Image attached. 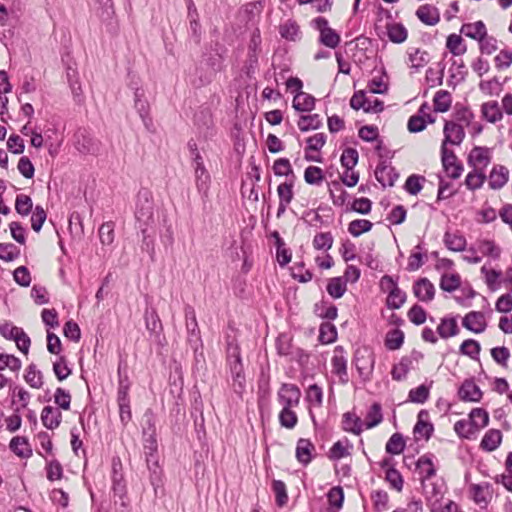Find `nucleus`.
<instances>
[{
  "label": "nucleus",
  "mask_w": 512,
  "mask_h": 512,
  "mask_svg": "<svg viewBox=\"0 0 512 512\" xmlns=\"http://www.w3.org/2000/svg\"><path fill=\"white\" fill-rule=\"evenodd\" d=\"M482 274L485 275V283L491 292H496L501 288L503 277L502 272L494 269L482 267Z\"/></svg>",
  "instance_id": "cd10ccee"
},
{
  "label": "nucleus",
  "mask_w": 512,
  "mask_h": 512,
  "mask_svg": "<svg viewBox=\"0 0 512 512\" xmlns=\"http://www.w3.org/2000/svg\"><path fill=\"white\" fill-rule=\"evenodd\" d=\"M459 397L464 401L480 400V388L473 379H466L458 390Z\"/></svg>",
  "instance_id": "aec40b11"
},
{
  "label": "nucleus",
  "mask_w": 512,
  "mask_h": 512,
  "mask_svg": "<svg viewBox=\"0 0 512 512\" xmlns=\"http://www.w3.org/2000/svg\"><path fill=\"white\" fill-rule=\"evenodd\" d=\"M444 140L442 145H459L464 138V130L461 125L447 121L444 126Z\"/></svg>",
  "instance_id": "dca6fc26"
},
{
  "label": "nucleus",
  "mask_w": 512,
  "mask_h": 512,
  "mask_svg": "<svg viewBox=\"0 0 512 512\" xmlns=\"http://www.w3.org/2000/svg\"><path fill=\"white\" fill-rule=\"evenodd\" d=\"M277 398L283 407L294 408L299 405L301 391L295 384L284 383L278 391Z\"/></svg>",
  "instance_id": "1a4fd4ad"
},
{
  "label": "nucleus",
  "mask_w": 512,
  "mask_h": 512,
  "mask_svg": "<svg viewBox=\"0 0 512 512\" xmlns=\"http://www.w3.org/2000/svg\"><path fill=\"white\" fill-rule=\"evenodd\" d=\"M53 372L59 381H63L69 377L72 370L67 365V360L64 356H59L53 362Z\"/></svg>",
  "instance_id": "c03bdc74"
},
{
  "label": "nucleus",
  "mask_w": 512,
  "mask_h": 512,
  "mask_svg": "<svg viewBox=\"0 0 512 512\" xmlns=\"http://www.w3.org/2000/svg\"><path fill=\"white\" fill-rule=\"evenodd\" d=\"M446 47L453 55H461L466 51L462 37L457 34H451L448 36Z\"/></svg>",
  "instance_id": "5fc2aeb1"
},
{
  "label": "nucleus",
  "mask_w": 512,
  "mask_h": 512,
  "mask_svg": "<svg viewBox=\"0 0 512 512\" xmlns=\"http://www.w3.org/2000/svg\"><path fill=\"white\" fill-rule=\"evenodd\" d=\"M418 19L429 26H434L440 21V15L438 10L428 4L420 6L416 11Z\"/></svg>",
  "instance_id": "4be33fe9"
},
{
  "label": "nucleus",
  "mask_w": 512,
  "mask_h": 512,
  "mask_svg": "<svg viewBox=\"0 0 512 512\" xmlns=\"http://www.w3.org/2000/svg\"><path fill=\"white\" fill-rule=\"evenodd\" d=\"M348 447H352V445L347 439L345 441L335 442L329 450V458L331 460H339L348 456L350 454Z\"/></svg>",
  "instance_id": "37998d69"
},
{
  "label": "nucleus",
  "mask_w": 512,
  "mask_h": 512,
  "mask_svg": "<svg viewBox=\"0 0 512 512\" xmlns=\"http://www.w3.org/2000/svg\"><path fill=\"white\" fill-rule=\"evenodd\" d=\"M304 179L308 184L319 185L323 179V171L317 166H309L305 169Z\"/></svg>",
  "instance_id": "4d7b16f0"
},
{
  "label": "nucleus",
  "mask_w": 512,
  "mask_h": 512,
  "mask_svg": "<svg viewBox=\"0 0 512 512\" xmlns=\"http://www.w3.org/2000/svg\"><path fill=\"white\" fill-rule=\"evenodd\" d=\"M482 116L495 123L502 119V111L496 101H490L482 104Z\"/></svg>",
  "instance_id": "2f4dec72"
},
{
  "label": "nucleus",
  "mask_w": 512,
  "mask_h": 512,
  "mask_svg": "<svg viewBox=\"0 0 512 512\" xmlns=\"http://www.w3.org/2000/svg\"><path fill=\"white\" fill-rule=\"evenodd\" d=\"M315 98L305 92H298L293 99V108L300 112H308L314 109Z\"/></svg>",
  "instance_id": "393cba45"
},
{
  "label": "nucleus",
  "mask_w": 512,
  "mask_h": 512,
  "mask_svg": "<svg viewBox=\"0 0 512 512\" xmlns=\"http://www.w3.org/2000/svg\"><path fill=\"white\" fill-rule=\"evenodd\" d=\"M10 449L19 457L28 458L32 455V449L25 437H14L10 441Z\"/></svg>",
  "instance_id": "bb28decb"
},
{
  "label": "nucleus",
  "mask_w": 512,
  "mask_h": 512,
  "mask_svg": "<svg viewBox=\"0 0 512 512\" xmlns=\"http://www.w3.org/2000/svg\"><path fill=\"white\" fill-rule=\"evenodd\" d=\"M328 294L334 298H341L346 292V283L340 277L331 278L327 284Z\"/></svg>",
  "instance_id": "58836bf2"
},
{
  "label": "nucleus",
  "mask_w": 512,
  "mask_h": 512,
  "mask_svg": "<svg viewBox=\"0 0 512 512\" xmlns=\"http://www.w3.org/2000/svg\"><path fill=\"white\" fill-rule=\"evenodd\" d=\"M358 152L354 148H346L341 155L340 161L345 169H353L358 163Z\"/></svg>",
  "instance_id": "052dcab7"
},
{
  "label": "nucleus",
  "mask_w": 512,
  "mask_h": 512,
  "mask_svg": "<svg viewBox=\"0 0 512 512\" xmlns=\"http://www.w3.org/2000/svg\"><path fill=\"white\" fill-rule=\"evenodd\" d=\"M315 451L314 444L305 438H300L296 445V459L303 465H308L312 461V454Z\"/></svg>",
  "instance_id": "a211bd4d"
},
{
  "label": "nucleus",
  "mask_w": 512,
  "mask_h": 512,
  "mask_svg": "<svg viewBox=\"0 0 512 512\" xmlns=\"http://www.w3.org/2000/svg\"><path fill=\"white\" fill-rule=\"evenodd\" d=\"M412 291L414 296L421 302L428 303L434 299L435 287L427 278H420L414 282Z\"/></svg>",
  "instance_id": "f8f14e48"
},
{
  "label": "nucleus",
  "mask_w": 512,
  "mask_h": 512,
  "mask_svg": "<svg viewBox=\"0 0 512 512\" xmlns=\"http://www.w3.org/2000/svg\"><path fill=\"white\" fill-rule=\"evenodd\" d=\"M135 217L139 227H148L153 223V203L148 192H140L137 197Z\"/></svg>",
  "instance_id": "423d86ee"
},
{
  "label": "nucleus",
  "mask_w": 512,
  "mask_h": 512,
  "mask_svg": "<svg viewBox=\"0 0 512 512\" xmlns=\"http://www.w3.org/2000/svg\"><path fill=\"white\" fill-rule=\"evenodd\" d=\"M322 124V120L318 114L301 116L298 121V127L301 131L318 129Z\"/></svg>",
  "instance_id": "ea45409f"
},
{
  "label": "nucleus",
  "mask_w": 512,
  "mask_h": 512,
  "mask_svg": "<svg viewBox=\"0 0 512 512\" xmlns=\"http://www.w3.org/2000/svg\"><path fill=\"white\" fill-rule=\"evenodd\" d=\"M272 490L276 496V502L279 506H283L288 501L286 485L281 480H274L272 483Z\"/></svg>",
  "instance_id": "69168bd1"
},
{
  "label": "nucleus",
  "mask_w": 512,
  "mask_h": 512,
  "mask_svg": "<svg viewBox=\"0 0 512 512\" xmlns=\"http://www.w3.org/2000/svg\"><path fill=\"white\" fill-rule=\"evenodd\" d=\"M47 218V214L43 207L37 205L33 210L31 217V227L35 232H39Z\"/></svg>",
  "instance_id": "774afa93"
},
{
  "label": "nucleus",
  "mask_w": 512,
  "mask_h": 512,
  "mask_svg": "<svg viewBox=\"0 0 512 512\" xmlns=\"http://www.w3.org/2000/svg\"><path fill=\"white\" fill-rule=\"evenodd\" d=\"M332 372L338 376L340 383L347 384L349 376L347 371V359L343 347L337 346L331 358Z\"/></svg>",
  "instance_id": "9d476101"
},
{
  "label": "nucleus",
  "mask_w": 512,
  "mask_h": 512,
  "mask_svg": "<svg viewBox=\"0 0 512 512\" xmlns=\"http://www.w3.org/2000/svg\"><path fill=\"white\" fill-rule=\"evenodd\" d=\"M408 319L415 325L423 324L427 319L426 311L418 304L413 305L408 313Z\"/></svg>",
  "instance_id": "338daca9"
},
{
  "label": "nucleus",
  "mask_w": 512,
  "mask_h": 512,
  "mask_svg": "<svg viewBox=\"0 0 512 512\" xmlns=\"http://www.w3.org/2000/svg\"><path fill=\"white\" fill-rule=\"evenodd\" d=\"M313 27L319 32V42L331 49L336 48L340 41V35L329 26L328 20L324 17H316L312 20Z\"/></svg>",
  "instance_id": "20e7f679"
},
{
  "label": "nucleus",
  "mask_w": 512,
  "mask_h": 512,
  "mask_svg": "<svg viewBox=\"0 0 512 512\" xmlns=\"http://www.w3.org/2000/svg\"><path fill=\"white\" fill-rule=\"evenodd\" d=\"M502 442V432L498 429H490L482 437V449L494 451Z\"/></svg>",
  "instance_id": "c85d7f7f"
},
{
  "label": "nucleus",
  "mask_w": 512,
  "mask_h": 512,
  "mask_svg": "<svg viewBox=\"0 0 512 512\" xmlns=\"http://www.w3.org/2000/svg\"><path fill=\"white\" fill-rule=\"evenodd\" d=\"M372 226L373 224L369 220L356 219L349 223L348 231L352 236L358 237L361 234L370 231Z\"/></svg>",
  "instance_id": "a18cd8bd"
},
{
  "label": "nucleus",
  "mask_w": 512,
  "mask_h": 512,
  "mask_svg": "<svg viewBox=\"0 0 512 512\" xmlns=\"http://www.w3.org/2000/svg\"><path fill=\"white\" fill-rule=\"evenodd\" d=\"M334 242V238L330 232L318 233L314 236L313 247L316 250H329Z\"/></svg>",
  "instance_id": "09e8293b"
},
{
  "label": "nucleus",
  "mask_w": 512,
  "mask_h": 512,
  "mask_svg": "<svg viewBox=\"0 0 512 512\" xmlns=\"http://www.w3.org/2000/svg\"><path fill=\"white\" fill-rule=\"evenodd\" d=\"M417 468L425 478L432 477L436 472L432 463V459L427 455H423L417 460Z\"/></svg>",
  "instance_id": "680f3d73"
},
{
  "label": "nucleus",
  "mask_w": 512,
  "mask_h": 512,
  "mask_svg": "<svg viewBox=\"0 0 512 512\" xmlns=\"http://www.w3.org/2000/svg\"><path fill=\"white\" fill-rule=\"evenodd\" d=\"M437 332L442 338H449L457 334L458 325L455 318H443L437 327Z\"/></svg>",
  "instance_id": "f704fd0d"
},
{
  "label": "nucleus",
  "mask_w": 512,
  "mask_h": 512,
  "mask_svg": "<svg viewBox=\"0 0 512 512\" xmlns=\"http://www.w3.org/2000/svg\"><path fill=\"white\" fill-rule=\"evenodd\" d=\"M386 34L391 42L400 44L406 41L408 31L401 23L389 22L386 25Z\"/></svg>",
  "instance_id": "5701e85b"
},
{
  "label": "nucleus",
  "mask_w": 512,
  "mask_h": 512,
  "mask_svg": "<svg viewBox=\"0 0 512 512\" xmlns=\"http://www.w3.org/2000/svg\"><path fill=\"white\" fill-rule=\"evenodd\" d=\"M375 177L383 187H392L399 175L394 167L382 161L375 169Z\"/></svg>",
  "instance_id": "ddd939ff"
},
{
  "label": "nucleus",
  "mask_w": 512,
  "mask_h": 512,
  "mask_svg": "<svg viewBox=\"0 0 512 512\" xmlns=\"http://www.w3.org/2000/svg\"><path fill=\"white\" fill-rule=\"evenodd\" d=\"M354 364L359 376L364 380H370L373 372L375 357L367 348L357 349L354 355Z\"/></svg>",
  "instance_id": "39448f33"
},
{
  "label": "nucleus",
  "mask_w": 512,
  "mask_h": 512,
  "mask_svg": "<svg viewBox=\"0 0 512 512\" xmlns=\"http://www.w3.org/2000/svg\"><path fill=\"white\" fill-rule=\"evenodd\" d=\"M404 342V333L400 329H393L386 334L385 346L389 350H398Z\"/></svg>",
  "instance_id": "4c0bfd02"
},
{
  "label": "nucleus",
  "mask_w": 512,
  "mask_h": 512,
  "mask_svg": "<svg viewBox=\"0 0 512 512\" xmlns=\"http://www.w3.org/2000/svg\"><path fill=\"white\" fill-rule=\"evenodd\" d=\"M157 450L158 445L156 435L149 434L144 436V454L147 466L154 475H156L159 470Z\"/></svg>",
  "instance_id": "9b49d317"
},
{
  "label": "nucleus",
  "mask_w": 512,
  "mask_h": 512,
  "mask_svg": "<svg viewBox=\"0 0 512 512\" xmlns=\"http://www.w3.org/2000/svg\"><path fill=\"white\" fill-rule=\"evenodd\" d=\"M434 431L432 423L429 421V413L421 410L417 416V422L413 428L414 436L417 440H428Z\"/></svg>",
  "instance_id": "4468645a"
},
{
  "label": "nucleus",
  "mask_w": 512,
  "mask_h": 512,
  "mask_svg": "<svg viewBox=\"0 0 512 512\" xmlns=\"http://www.w3.org/2000/svg\"><path fill=\"white\" fill-rule=\"evenodd\" d=\"M145 323L146 328L152 333H157L162 329L161 321L155 309L145 311Z\"/></svg>",
  "instance_id": "13d9d810"
},
{
  "label": "nucleus",
  "mask_w": 512,
  "mask_h": 512,
  "mask_svg": "<svg viewBox=\"0 0 512 512\" xmlns=\"http://www.w3.org/2000/svg\"><path fill=\"white\" fill-rule=\"evenodd\" d=\"M460 352L472 359H477V356L480 353V345L473 339L465 340L460 346Z\"/></svg>",
  "instance_id": "e2e57ef3"
},
{
  "label": "nucleus",
  "mask_w": 512,
  "mask_h": 512,
  "mask_svg": "<svg viewBox=\"0 0 512 512\" xmlns=\"http://www.w3.org/2000/svg\"><path fill=\"white\" fill-rule=\"evenodd\" d=\"M337 330L336 327L330 322H324L319 328V341L322 344H330L336 341Z\"/></svg>",
  "instance_id": "c9c22d12"
},
{
  "label": "nucleus",
  "mask_w": 512,
  "mask_h": 512,
  "mask_svg": "<svg viewBox=\"0 0 512 512\" xmlns=\"http://www.w3.org/2000/svg\"><path fill=\"white\" fill-rule=\"evenodd\" d=\"M280 35L289 41H296L299 38L300 28L294 20H287L279 27Z\"/></svg>",
  "instance_id": "473e14b6"
},
{
  "label": "nucleus",
  "mask_w": 512,
  "mask_h": 512,
  "mask_svg": "<svg viewBox=\"0 0 512 512\" xmlns=\"http://www.w3.org/2000/svg\"><path fill=\"white\" fill-rule=\"evenodd\" d=\"M24 379L30 387L40 389L43 386V375L37 370L35 364H30L24 375Z\"/></svg>",
  "instance_id": "72a5a7b5"
},
{
  "label": "nucleus",
  "mask_w": 512,
  "mask_h": 512,
  "mask_svg": "<svg viewBox=\"0 0 512 512\" xmlns=\"http://www.w3.org/2000/svg\"><path fill=\"white\" fill-rule=\"evenodd\" d=\"M405 448V441L401 434H393L386 443V451L392 455H398L403 452Z\"/></svg>",
  "instance_id": "de8ad7c7"
},
{
  "label": "nucleus",
  "mask_w": 512,
  "mask_h": 512,
  "mask_svg": "<svg viewBox=\"0 0 512 512\" xmlns=\"http://www.w3.org/2000/svg\"><path fill=\"white\" fill-rule=\"evenodd\" d=\"M196 188L200 194L207 196L210 187V175L206 168L195 169Z\"/></svg>",
  "instance_id": "7c9ffc66"
},
{
  "label": "nucleus",
  "mask_w": 512,
  "mask_h": 512,
  "mask_svg": "<svg viewBox=\"0 0 512 512\" xmlns=\"http://www.w3.org/2000/svg\"><path fill=\"white\" fill-rule=\"evenodd\" d=\"M76 148L83 154H95L99 150L98 143L85 135H82V140L78 139Z\"/></svg>",
  "instance_id": "603ef678"
},
{
  "label": "nucleus",
  "mask_w": 512,
  "mask_h": 512,
  "mask_svg": "<svg viewBox=\"0 0 512 512\" xmlns=\"http://www.w3.org/2000/svg\"><path fill=\"white\" fill-rule=\"evenodd\" d=\"M408 56L410 67L416 71L423 68L430 61L429 53L419 48L410 49Z\"/></svg>",
  "instance_id": "a878e982"
},
{
  "label": "nucleus",
  "mask_w": 512,
  "mask_h": 512,
  "mask_svg": "<svg viewBox=\"0 0 512 512\" xmlns=\"http://www.w3.org/2000/svg\"><path fill=\"white\" fill-rule=\"evenodd\" d=\"M33 208V202L30 196L25 194H19L15 200V210L21 216H27L31 213Z\"/></svg>",
  "instance_id": "49530a36"
},
{
  "label": "nucleus",
  "mask_w": 512,
  "mask_h": 512,
  "mask_svg": "<svg viewBox=\"0 0 512 512\" xmlns=\"http://www.w3.org/2000/svg\"><path fill=\"white\" fill-rule=\"evenodd\" d=\"M143 96V90L136 89L134 93V107L141 117L144 125L148 128L152 124V120L149 117V104L145 99H142Z\"/></svg>",
  "instance_id": "412c9836"
},
{
  "label": "nucleus",
  "mask_w": 512,
  "mask_h": 512,
  "mask_svg": "<svg viewBox=\"0 0 512 512\" xmlns=\"http://www.w3.org/2000/svg\"><path fill=\"white\" fill-rule=\"evenodd\" d=\"M446 247L452 251H462L465 248L466 240L456 233L446 232L444 236Z\"/></svg>",
  "instance_id": "a19ab883"
},
{
  "label": "nucleus",
  "mask_w": 512,
  "mask_h": 512,
  "mask_svg": "<svg viewBox=\"0 0 512 512\" xmlns=\"http://www.w3.org/2000/svg\"><path fill=\"white\" fill-rule=\"evenodd\" d=\"M434 102V108L437 112H446L449 110L451 106V95L449 92L440 90L438 91L433 99Z\"/></svg>",
  "instance_id": "79ce46f5"
},
{
  "label": "nucleus",
  "mask_w": 512,
  "mask_h": 512,
  "mask_svg": "<svg viewBox=\"0 0 512 512\" xmlns=\"http://www.w3.org/2000/svg\"><path fill=\"white\" fill-rule=\"evenodd\" d=\"M293 408L283 407L279 413V422L281 426L292 429L296 426L298 418Z\"/></svg>",
  "instance_id": "3c124183"
},
{
  "label": "nucleus",
  "mask_w": 512,
  "mask_h": 512,
  "mask_svg": "<svg viewBox=\"0 0 512 512\" xmlns=\"http://www.w3.org/2000/svg\"><path fill=\"white\" fill-rule=\"evenodd\" d=\"M509 180V170L503 165H496L488 177V185L493 190L501 189Z\"/></svg>",
  "instance_id": "f3484780"
},
{
  "label": "nucleus",
  "mask_w": 512,
  "mask_h": 512,
  "mask_svg": "<svg viewBox=\"0 0 512 512\" xmlns=\"http://www.w3.org/2000/svg\"><path fill=\"white\" fill-rule=\"evenodd\" d=\"M480 417V408H474L469 413L468 417L459 420L454 425L455 432L463 438L471 439L476 438L479 430L476 418Z\"/></svg>",
  "instance_id": "0eeeda50"
},
{
  "label": "nucleus",
  "mask_w": 512,
  "mask_h": 512,
  "mask_svg": "<svg viewBox=\"0 0 512 512\" xmlns=\"http://www.w3.org/2000/svg\"><path fill=\"white\" fill-rule=\"evenodd\" d=\"M422 359L423 354L417 350H413L410 354L403 356L391 370L392 379L395 381L406 379L409 371L415 369Z\"/></svg>",
  "instance_id": "7ed1b4c3"
},
{
  "label": "nucleus",
  "mask_w": 512,
  "mask_h": 512,
  "mask_svg": "<svg viewBox=\"0 0 512 512\" xmlns=\"http://www.w3.org/2000/svg\"><path fill=\"white\" fill-rule=\"evenodd\" d=\"M0 334L8 340H14L21 352L24 354L28 353L31 341L22 328L13 325L9 321H5L0 324Z\"/></svg>",
  "instance_id": "f03ea898"
},
{
  "label": "nucleus",
  "mask_w": 512,
  "mask_h": 512,
  "mask_svg": "<svg viewBox=\"0 0 512 512\" xmlns=\"http://www.w3.org/2000/svg\"><path fill=\"white\" fill-rule=\"evenodd\" d=\"M405 301L406 293L399 289V287H394L393 290L389 291L386 299V305L389 309H399Z\"/></svg>",
  "instance_id": "e433bc0d"
},
{
  "label": "nucleus",
  "mask_w": 512,
  "mask_h": 512,
  "mask_svg": "<svg viewBox=\"0 0 512 512\" xmlns=\"http://www.w3.org/2000/svg\"><path fill=\"white\" fill-rule=\"evenodd\" d=\"M327 499L331 508L339 510L343 506L344 491L342 487L335 486L327 493Z\"/></svg>",
  "instance_id": "8fccbe9b"
},
{
  "label": "nucleus",
  "mask_w": 512,
  "mask_h": 512,
  "mask_svg": "<svg viewBox=\"0 0 512 512\" xmlns=\"http://www.w3.org/2000/svg\"><path fill=\"white\" fill-rule=\"evenodd\" d=\"M41 421L47 429L53 430L60 425L62 414L58 408L45 406L41 412Z\"/></svg>",
  "instance_id": "6ab92c4d"
},
{
  "label": "nucleus",
  "mask_w": 512,
  "mask_h": 512,
  "mask_svg": "<svg viewBox=\"0 0 512 512\" xmlns=\"http://www.w3.org/2000/svg\"><path fill=\"white\" fill-rule=\"evenodd\" d=\"M343 429L355 435H360L365 426L364 422L356 414L347 412L343 415Z\"/></svg>",
  "instance_id": "b1692460"
},
{
  "label": "nucleus",
  "mask_w": 512,
  "mask_h": 512,
  "mask_svg": "<svg viewBox=\"0 0 512 512\" xmlns=\"http://www.w3.org/2000/svg\"><path fill=\"white\" fill-rule=\"evenodd\" d=\"M99 238L102 244L110 245L114 241V224L113 222L103 223L99 228Z\"/></svg>",
  "instance_id": "0e129e2a"
},
{
  "label": "nucleus",
  "mask_w": 512,
  "mask_h": 512,
  "mask_svg": "<svg viewBox=\"0 0 512 512\" xmlns=\"http://www.w3.org/2000/svg\"><path fill=\"white\" fill-rule=\"evenodd\" d=\"M54 402L58 409L69 410L71 405V394L69 391L58 387L54 393Z\"/></svg>",
  "instance_id": "6e6d98bb"
},
{
  "label": "nucleus",
  "mask_w": 512,
  "mask_h": 512,
  "mask_svg": "<svg viewBox=\"0 0 512 512\" xmlns=\"http://www.w3.org/2000/svg\"><path fill=\"white\" fill-rule=\"evenodd\" d=\"M366 91H357L350 99V106L354 110L362 109L365 113H379L384 109L383 101L374 98L373 95L368 96Z\"/></svg>",
  "instance_id": "f257e3e1"
},
{
  "label": "nucleus",
  "mask_w": 512,
  "mask_h": 512,
  "mask_svg": "<svg viewBox=\"0 0 512 512\" xmlns=\"http://www.w3.org/2000/svg\"><path fill=\"white\" fill-rule=\"evenodd\" d=\"M468 161L473 165V172H470L465 180L466 186L471 189H477L480 187V172H478V164L480 163V148L475 147L469 154Z\"/></svg>",
  "instance_id": "2eb2a0df"
},
{
  "label": "nucleus",
  "mask_w": 512,
  "mask_h": 512,
  "mask_svg": "<svg viewBox=\"0 0 512 512\" xmlns=\"http://www.w3.org/2000/svg\"><path fill=\"white\" fill-rule=\"evenodd\" d=\"M388 90V85L383 81L381 76L373 77L367 84V87L364 91L371 95L374 94H383Z\"/></svg>",
  "instance_id": "bf43d9fd"
},
{
  "label": "nucleus",
  "mask_w": 512,
  "mask_h": 512,
  "mask_svg": "<svg viewBox=\"0 0 512 512\" xmlns=\"http://www.w3.org/2000/svg\"><path fill=\"white\" fill-rule=\"evenodd\" d=\"M429 387L422 384L414 389H411L408 394L409 401L413 403L423 404L429 398Z\"/></svg>",
  "instance_id": "864d4df0"
},
{
  "label": "nucleus",
  "mask_w": 512,
  "mask_h": 512,
  "mask_svg": "<svg viewBox=\"0 0 512 512\" xmlns=\"http://www.w3.org/2000/svg\"><path fill=\"white\" fill-rule=\"evenodd\" d=\"M186 319L187 340L189 344L197 350L198 345L201 344L200 330L196 319V313L191 305H186L184 308Z\"/></svg>",
  "instance_id": "6e6552de"
},
{
  "label": "nucleus",
  "mask_w": 512,
  "mask_h": 512,
  "mask_svg": "<svg viewBox=\"0 0 512 512\" xmlns=\"http://www.w3.org/2000/svg\"><path fill=\"white\" fill-rule=\"evenodd\" d=\"M383 420L382 407L379 403H373L366 416H365V428L372 429L379 425Z\"/></svg>",
  "instance_id": "c756f323"
}]
</instances>
